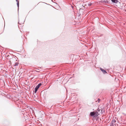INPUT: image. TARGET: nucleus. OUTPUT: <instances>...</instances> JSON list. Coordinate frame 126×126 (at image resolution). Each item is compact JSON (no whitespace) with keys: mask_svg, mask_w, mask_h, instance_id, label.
Here are the masks:
<instances>
[{"mask_svg":"<svg viewBox=\"0 0 126 126\" xmlns=\"http://www.w3.org/2000/svg\"><path fill=\"white\" fill-rule=\"evenodd\" d=\"M112 2L114 3H117L118 2L117 0H111Z\"/></svg>","mask_w":126,"mask_h":126,"instance_id":"nucleus-3","label":"nucleus"},{"mask_svg":"<svg viewBox=\"0 0 126 126\" xmlns=\"http://www.w3.org/2000/svg\"><path fill=\"white\" fill-rule=\"evenodd\" d=\"M37 90H38L36 88H35V91H34L35 92V93H36V92Z\"/></svg>","mask_w":126,"mask_h":126,"instance_id":"nucleus-7","label":"nucleus"},{"mask_svg":"<svg viewBox=\"0 0 126 126\" xmlns=\"http://www.w3.org/2000/svg\"><path fill=\"white\" fill-rule=\"evenodd\" d=\"M95 114V112H91L90 113V115H91V116H94Z\"/></svg>","mask_w":126,"mask_h":126,"instance_id":"nucleus-1","label":"nucleus"},{"mask_svg":"<svg viewBox=\"0 0 126 126\" xmlns=\"http://www.w3.org/2000/svg\"><path fill=\"white\" fill-rule=\"evenodd\" d=\"M17 5L18 7L19 6V2H17Z\"/></svg>","mask_w":126,"mask_h":126,"instance_id":"nucleus-9","label":"nucleus"},{"mask_svg":"<svg viewBox=\"0 0 126 126\" xmlns=\"http://www.w3.org/2000/svg\"><path fill=\"white\" fill-rule=\"evenodd\" d=\"M100 69L101 70V71L104 73L105 74L106 73V71L105 70L103 69H102L100 68Z\"/></svg>","mask_w":126,"mask_h":126,"instance_id":"nucleus-4","label":"nucleus"},{"mask_svg":"<svg viewBox=\"0 0 126 126\" xmlns=\"http://www.w3.org/2000/svg\"><path fill=\"white\" fill-rule=\"evenodd\" d=\"M41 85V83L39 84L37 86H36L35 88L38 89Z\"/></svg>","mask_w":126,"mask_h":126,"instance_id":"nucleus-2","label":"nucleus"},{"mask_svg":"<svg viewBox=\"0 0 126 126\" xmlns=\"http://www.w3.org/2000/svg\"><path fill=\"white\" fill-rule=\"evenodd\" d=\"M88 5L89 6H91L92 4V3H89L88 4Z\"/></svg>","mask_w":126,"mask_h":126,"instance_id":"nucleus-6","label":"nucleus"},{"mask_svg":"<svg viewBox=\"0 0 126 126\" xmlns=\"http://www.w3.org/2000/svg\"><path fill=\"white\" fill-rule=\"evenodd\" d=\"M95 115H94V116H98V113L97 112H95Z\"/></svg>","mask_w":126,"mask_h":126,"instance_id":"nucleus-5","label":"nucleus"},{"mask_svg":"<svg viewBox=\"0 0 126 126\" xmlns=\"http://www.w3.org/2000/svg\"><path fill=\"white\" fill-rule=\"evenodd\" d=\"M16 2H18V0H16Z\"/></svg>","mask_w":126,"mask_h":126,"instance_id":"nucleus-10","label":"nucleus"},{"mask_svg":"<svg viewBox=\"0 0 126 126\" xmlns=\"http://www.w3.org/2000/svg\"><path fill=\"white\" fill-rule=\"evenodd\" d=\"M18 63H16L14 65L15 66H17L18 65Z\"/></svg>","mask_w":126,"mask_h":126,"instance_id":"nucleus-8","label":"nucleus"}]
</instances>
